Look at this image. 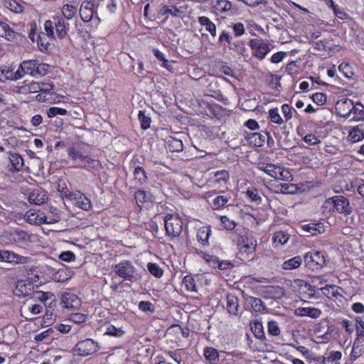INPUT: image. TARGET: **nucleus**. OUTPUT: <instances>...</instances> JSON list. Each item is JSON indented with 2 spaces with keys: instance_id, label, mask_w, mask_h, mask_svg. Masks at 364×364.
<instances>
[{
  "instance_id": "nucleus-16",
  "label": "nucleus",
  "mask_w": 364,
  "mask_h": 364,
  "mask_svg": "<svg viewBox=\"0 0 364 364\" xmlns=\"http://www.w3.org/2000/svg\"><path fill=\"white\" fill-rule=\"evenodd\" d=\"M225 300L228 312L232 316L239 315L240 305L238 298L232 294H228L225 296Z\"/></svg>"
},
{
  "instance_id": "nucleus-12",
  "label": "nucleus",
  "mask_w": 364,
  "mask_h": 364,
  "mask_svg": "<svg viewBox=\"0 0 364 364\" xmlns=\"http://www.w3.org/2000/svg\"><path fill=\"white\" fill-rule=\"evenodd\" d=\"M246 138L250 144L256 147H261L264 144L266 140L267 144H269V139H271V136L269 133L267 132H264L263 133L251 132L247 134Z\"/></svg>"
},
{
  "instance_id": "nucleus-56",
  "label": "nucleus",
  "mask_w": 364,
  "mask_h": 364,
  "mask_svg": "<svg viewBox=\"0 0 364 364\" xmlns=\"http://www.w3.org/2000/svg\"><path fill=\"white\" fill-rule=\"evenodd\" d=\"M48 69H49L48 65L44 64V63H38L36 62L35 76H36L37 75H40L42 76L45 75L48 73Z\"/></svg>"
},
{
  "instance_id": "nucleus-40",
  "label": "nucleus",
  "mask_w": 364,
  "mask_h": 364,
  "mask_svg": "<svg viewBox=\"0 0 364 364\" xmlns=\"http://www.w3.org/2000/svg\"><path fill=\"white\" fill-rule=\"evenodd\" d=\"M355 322L356 341H358L364 338V319L361 316H357Z\"/></svg>"
},
{
  "instance_id": "nucleus-23",
  "label": "nucleus",
  "mask_w": 364,
  "mask_h": 364,
  "mask_svg": "<svg viewBox=\"0 0 364 364\" xmlns=\"http://www.w3.org/2000/svg\"><path fill=\"white\" fill-rule=\"evenodd\" d=\"M31 299H34L35 301H39L43 304V302H46V300H55V295L51 292H44L41 291L36 290L33 295L31 297Z\"/></svg>"
},
{
  "instance_id": "nucleus-6",
  "label": "nucleus",
  "mask_w": 364,
  "mask_h": 364,
  "mask_svg": "<svg viewBox=\"0 0 364 364\" xmlns=\"http://www.w3.org/2000/svg\"><path fill=\"white\" fill-rule=\"evenodd\" d=\"M33 282L36 279L29 278L27 280H19L16 282L14 294L18 297L32 296L35 292Z\"/></svg>"
},
{
  "instance_id": "nucleus-22",
  "label": "nucleus",
  "mask_w": 364,
  "mask_h": 364,
  "mask_svg": "<svg viewBox=\"0 0 364 364\" xmlns=\"http://www.w3.org/2000/svg\"><path fill=\"white\" fill-rule=\"evenodd\" d=\"M302 229L311 235H316L324 232L323 226L320 223H309L301 226Z\"/></svg>"
},
{
  "instance_id": "nucleus-11",
  "label": "nucleus",
  "mask_w": 364,
  "mask_h": 364,
  "mask_svg": "<svg viewBox=\"0 0 364 364\" xmlns=\"http://www.w3.org/2000/svg\"><path fill=\"white\" fill-rule=\"evenodd\" d=\"M65 196L69 200H74L76 205L83 210H89L92 208L90 200L80 192L67 191L65 193Z\"/></svg>"
},
{
  "instance_id": "nucleus-44",
  "label": "nucleus",
  "mask_w": 364,
  "mask_h": 364,
  "mask_svg": "<svg viewBox=\"0 0 364 364\" xmlns=\"http://www.w3.org/2000/svg\"><path fill=\"white\" fill-rule=\"evenodd\" d=\"M147 269L152 275L157 278H161L163 276V269L160 268L159 266L156 263H148Z\"/></svg>"
},
{
  "instance_id": "nucleus-25",
  "label": "nucleus",
  "mask_w": 364,
  "mask_h": 364,
  "mask_svg": "<svg viewBox=\"0 0 364 364\" xmlns=\"http://www.w3.org/2000/svg\"><path fill=\"white\" fill-rule=\"evenodd\" d=\"M11 237L16 243H21L30 240V236L28 232L22 230H14V232H11Z\"/></svg>"
},
{
  "instance_id": "nucleus-43",
  "label": "nucleus",
  "mask_w": 364,
  "mask_h": 364,
  "mask_svg": "<svg viewBox=\"0 0 364 364\" xmlns=\"http://www.w3.org/2000/svg\"><path fill=\"white\" fill-rule=\"evenodd\" d=\"M62 12L63 16L68 20L72 19L77 12V8L73 5L65 4L63 6Z\"/></svg>"
},
{
  "instance_id": "nucleus-20",
  "label": "nucleus",
  "mask_w": 364,
  "mask_h": 364,
  "mask_svg": "<svg viewBox=\"0 0 364 364\" xmlns=\"http://www.w3.org/2000/svg\"><path fill=\"white\" fill-rule=\"evenodd\" d=\"M348 139L353 142H357L364 138V124H360L353 127L349 132Z\"/></svg>"
},
{
  "instance_id": "nucleus-34",
  "label": "nucleus",
  "mask_w": 364,
  "mask_h": 364,
  "mask_svg": "<svg viewBox=\"0 0 364 364\" xmlns=\"http://www.w3.org/2000/svg\"><path fill=\"white\" fill-rule=\"evenodd\" d=\"M247 300L255 311L262 312L267 310V307L259 298L249 296Z\"/></svg>"
},
{
  "instance_id": "nucleus-31",
  "label": "nucleus",
  "mask_w": 364,
  "mask_h": 364,
  "mask_svg": "<svg viewBox=\"0 0 364 364\" xmlns=\"http://www.w3.org/2000/svg\"><path fill=\"white\" fill-rule=\"evenodd\" d=\"M24 218L28 223L32 225L42 224V222H45V220H43L42 216L32 210L28 211L25 214Z\"/></svg>"
},
{
  "instance_id": "nucleus-14",
  "label": "nucleus",
  "mask_w": 364,
  "mask_h": 364,
  "mask_svg": "<svg viewBox=\"0 0 364 364\" xmlns=\"http://www.w3.org/2000/svg\"><path fill=\"white\" fill-rule=\"evenodd\" d=\"M95 4L91 1H85L80 8L81 19L85 22L90 21L94 16Z\"/></svg>"
},
{
  "instance_id": "nucleus-19",
  "label": "nucleus",
  "mask_w": 364,
  "mask_h": 364,
  "mask_svg": "<svg viewBox=\"0 0 364 364\" xmlns=\"http://www.w3.org/2000/svg\"><path fill=\"white\" fill-rule=\"evenodd\" d=\"M53 20L58 37L60 39L64 38L67 36L66 27L68 26V23H65V20L60 17H54Z\"/></svg>"
},
{
  "instance_id": "nucleus-54",
  "label": "nucleus",
  "mask_w": 364,
  "mask_h": 364,
  "mask_svg": "<svg viewBox=\"0 0 364 364\" xmlns=\"http://www.w3.org/2000/svg\"><path fill=\"white\" fill-rule=\"evenodd\" d=\"M268 333L271 336H278L280 333V329L278 323L274 321H270L268 323Z\"/></svg>"
},
{
  "instance_id": "nucleus-1",
  "label": "nucleus",
  "mask_w": 364,
  "mask_h": 364,
  "mask_svg": "<svg viewBox=\"0 0 364 364\" xmlns=\"http://www.w3.org/2000/svg\"><path fill=\"white\" fill-rule=\"evenodd\" d=\"M114 272L120 277L131 282L139 280L140 277L136 273V268L129 260H122L114 267Z\"/></svg>"
},
{
  "instance_id": "nucleus-5",
  "label": "nucleus",
  "mask_w": 364,
  "mask_h": 364,
  "mask_svg": "<svg viewBox=\"0 0 364 364\" xmlns=\"http://www.w3.org/2000/svg\"><path fill=\"white\" fill-rule=\"evenodd\" d=\"M304 262L312 270L321 269L326 265L325 255L319 251L307 252L304 256Z\"/></svg>"
},
{
  "instance_id": "nucleus-45",
  "label": "nucleus",
  "mask_w": 364,
  "mask_h": 364,
  "mask_svg": "<svg viewBox=\"0 0 364 364\" xmlns=\"http://www.w3.org/2000/svg\"><path fill=\"white\" fill-rule=\"evenodd\" d=\"M215 7L220 12H226L232 9V4L228 0H218Z\"/></svg>"
},
{
  "instance_id": "nucleus-35",
  "label": "nucleus",
  "mask_w": 364,
  "mask_h": 364,
  "mask_svg": "<svg viewBox=\"0 0 364 364\" xmlns=\"http://www.w3.org/2000/svg\"><path fill=\"white\" fill-rule=\"evenodd\" d=\"M302 259L301 257L296 256L284 262L282 267L284 269L291 270L298 268L301 264Z\"/></svg>"
},
{
  "instance_id": "nucleus-4",
  "label": "nucleus",
  "mask_w": 364,
  "mask_h": 364,
  "mask_svg": "<svg viewBox=\"0 0 364 364\" xmlns=\"http://www.w3.org/2000/svg\"><path fill=\"white\" fill-rule=\"evenodd\" d=\"M326 203L333 204L336 210L341 214L349 215L353 213V206L349 200L343 196L338 195L329 198Z\"/></svg>"
},
{
  "instance_id": "nucleus-2",
  "label": "nucleus",
  "mask_w": 364,
  "mask_h": 364,
  "mask_svg": "<svg viewBox=\"0 0 364 364\" xmlns=\"http://www.w3.org/2000/svg\"><path fill=\"white\" fill-rule=\"evenodd\" d=\"M68 155L75 162H77L78 159L80 161V163L76 166L77 168H93L97 164L95 159H92L88 155H85L81 148L75 146L69 147L68 149Z\"/></svg>"
},
{
  "instance_id": "nucleus-21",
  "label": "nucleus",
  "mask_w": 364,
  "mask_h": 364,
  "mask_svg": "<svg viewBox=\"0 0 364 364\" xmlns=\"http://www.w3.org/2000/svg\"><path fill=\"white\" fill-rule=\"evenodd\" d=\"M0 36L9 41H13L16 38V33L6 23L0 21Z\"/></svg>"
},
{
  "instance_id": "nucleus-47",
  "label": "nucleus",
  "mask_w": 364,
  "mask_h": 364,
  "mask_svg": "<svg viewBox=\"0 0 364 364\" xmlns=\"http://www.w3.org/2000/svg\"><path fill=\"white\" fill-rule=\"evenodd\" d=\"M138 118L141 123V127L143 129H146L150 127L151 122V118L148 116H146L144 111H139Z\"/></svg>"
},
{
  "instance_id": "nucleus-41",
  "label": "nucleus",
  "mask_w": 364,
  "mask_h": 364,
  "mask_svg": "<svg viewBox=\"0 0 364 364\" xmlns=\"http://www.w3.org/2000/svg\"><path fill=\"white\" fill-rule=\"evenodd\" d=\"M352 114L354 115L353 118L359 121L363 119L364 116V106L360 102L353 103Z\"/></svg>"
},
{
  "instance_id": "nucleus-57",
  "label": "nucleus",
  "mask_w": 364,
  "mask_h": 364,
  "mask_svg": "<svg viewBox=\"0 0 364 364\" xmlns=\"http://www.w3.org/2000/svg\"><path fill=\"white\" fill-rule=\"evenodd\" d=\"M139 309L144 312H154V306L150 301H141L139 304Z\"/></svg>"
},
{
  "instance_id": "nucleus-58",
  "label": "nucleus",
  "mask_w": 364,
  "mask_h": 364,
  "mask_svg": "<svg viewBox=\"0 0 364 364\" xmlns=\"http://www.w3.org/2000/svg\"><path fill=\"white\" fill-rule=\"evenodd\" d=\"M312 100L317 105H324L326 102V96L325 94L321 92H317L312 95Z\"/></svg>"
},
{
  "instance_id": "nucleus-13",
  "label": "nucleus",
  "mask_w": 364,
  "mask_h": 364,
  "mask_svg": "<svg viewBox=\"0 0 364 364\" xmlns=\"http://www.w3.org/2000/svg\"><path fill=\"white\" fill-rule=\"evenodd\" d=\"M1 260L11 264H25L28 262V257L19 255L9 250H2Z\"/></svg>"
},
{
  "instance_id": "nucleus-3",
  "label": "nucleus",
  "mask_w": 364,
  "mask_h": 364,
  "mask_svg": "<svg viewBox=\"0 0 364 364\" xmlns=\"http://www.w3.org/2000/svg\"><path fill=\"white\" fill-rule=\"evenodd\" d=\"M239 255L242 259H248L252 255L257 247L256 239L250 235H242L238 239Z\"/></svg>"
},
{
  "instance_id": "nucleus-51",
  "label": "nucleus",
  "mask_w": 364,
  "mask_h": 364,
  "mask_svg": "<svg viewBox=\"0 0 364 364\" xmlns=\"http://www.w3.org/2000/svg\"><path fill=\"white\" fill-rule=\"evenodd\" d=\"M37 44L41 51L47 50L49 43L46 41V33H40L38 36Z\"/></svg>"
},
{
  "instance_id": "nucleus-50",
  "label": "nucleus",
  "mask_w": 364,
  "mask_h": 364,
  "mask_svg": "<svg viewBox=\"0 0 364 364\" xmlns=\"http://www.w3.org/2000/svg\"><path fill=\"white\" fill-rule=\"evenodd\" d=\"M246 195L252 202H255L257 204H260L262 203V198L258 194L257 190L248 189L246 192Z\"/></svg>"
},
{
  "instance_id": "nucleus-10",
  "label": "nucleus",
  "mask_w": 364,
  "mask_h": 364,
  "mask_svg": "<svg viewBox=\"0 0 364 364\" xmlns=\"http://www.w3.org/2000/svg\"><path fill=\"white\" fill-rule=\"evenodd\" d=\"M250 46L253 50V55L262 60L270 51L269 44L257 39H251Z\"/></svg>"
},
{
  "instance_id": "nucleus-8",
  "label": "nucleus",
  "mask_w": 364,
  "mask_h": 364,
  "mask_svg": "<svg viewBox=\"0 0 364 364\" xmlns=\"http://www.w3.org/2000/svg\"><path fill=\"white\" fill-rule=\"evenodd\" d=\"M99 350L98 343L92 339L87 338L79 341L76 346L75 350L80 356H87L92 355Z\"/></svg>"
},
{
  "instance_id": "nucleus-52",
  "label": "nucleus",
  "mask_w": 364,
  "mask_h": 364,
  "mask_svg": "<svg viewBox=\"0 0 364 364\" xmlns=\"http://www.w3.org/2000/svg\"><path fill=\"white\" fill-rule=\"evenodd\" d=\"M66 114V109L55 107H52L49 108L47 111V114L48 117H53L56 115H65Z\"/></svg>"
},
{
  "instance_id": "nucleus-63",
  "label": "nucleus",
  "mask_w": 364,
  "mask_h": 364,
  "mask_svg": "<svg viewBox=\"0 0 364 364\" xmlns=\"http://www.w3.org/2000/svg\"><path fill=\"white\" fill-rule=\"evenodd\" d=\"M303 139L309 145H316L321 142L316 135L313 134L306 135Z\"/></svg>"
},
{
  "instance_id": "nucleus-53",
  "label": "nucleus",
  "mask_w": 364,
  "mask_h": 364,
  "mask_svg": "<svg viewBox=\"0 0 364 364\" xmlns=\"http://www.w3.org/2000/svg\"><path fill=\"white\" fill-rule=\"evenodd\" d=\"M54 210L56 212V213H55V215H52L50 217H47V216H44V215L42 216L43 220H45V222H42V223L53 224V223H58L60 221V216H59L60 210L58 208H54Z\"/></svg>"
},
{
  "instance_id": "nucleus-7",
  "label": "nucleus",
  "mask_w": 364,
  "mask_h": 364,
  "mask_svg": "<svg viewBox=\"0 0 364 364\" xmlns=\"http://www.w3.org/2000/svg\"><path fill=\"white\" fill-rule=\"evenodd\" d=\"M165 229L166 234L173 237H178L183 230L182 221L180 218L170 215L166 217Z\"/></svg>"
},
{
  "instance_id": "nucleus-17",
  "label": "nucleus",
  "mask_w": 364,
  "mask_h": 364,
  "mask_svg": "<svg viewBox=\"0 0 364 364\" xmlns=\"http://www.w3.org/2000/svg\"><path fill=\"white\" fill-rule=\"evenodd\" d=\"M40 90V83L32 81L27 83L26 81L22 83L21 85H17L15 87V91L17 93L26 95L28 93H36L38 92Z\"/></svg>"
},
{
  "instance_id": "nucleus-32",
  "label": "nucleus",
  "mask_w": 364,
  "mask_h": 364,
  "mask_svg": "<svg viewBox=\"0 0 364 364\" xmlns=\"http://www.w3.org/2000/svg\"><path fill=\"white\" fill-rule=\"evenodd\" d=\"M229 48L230 50H234L239 55H242L243 56L246 55L247 48L245 47V42L242 41H233L232 43L230 45Z\"/></svg>"
},
{
  "instance_id": "nucleus-15",
  "label": "nucleus",
  "mask_w": 364,
  "mask_h": 364,
  "mask_svg": "<svg viewBox=\"0 0 364 364\" xmlns=\"http://www.w3.org/2000/svg\"><path fill=\"white\" fill-rule=\"evenodd\" d=\"M47 192L44 190L35 189L28 196V202L34 205L44 204L48 200Z\"/></svg>"
},
{
  "instance_id": "nucleus-59",
  "label": "nucleus",
  "mask_w": 364,
  "mask_h": 364,
  "mask_svg": "<svg viewBox=\"0 0 364 364\" xmlns=\"http://www.w3.org/2000/svg\"><path fill=\"white\" fill-rule=\"evenodd\" d=\"M68 279L69 277L68 276L66 271L64 269H60L54 274V279L59 282H64Z\"/></svg>"
},
{
  "instance_id": "nucleus-24",
  "label": "nucleus",
  "mask_w": 364,
  "mask_h": 364,
  "mask_svg": "<svg viewBox=\"0 0 364 364\" xmlns=\"http://www.w3.org/2000/svg\"><path fill=\"white\" fill-rule=\"evenodd\" d=\"M36 65V60H24L21 63L20 68L23 74L35 76Z\"/></svg>"
},
{
  "instance_id": "nucleus-42",
  "label": "nucleus",
  "mask_w": 364,
  "mask_h": 364,
  "mask_svg": "<svg viewBox=\"0 0 364 364\" xmlns=\"http://www.w3.org/2000/svg\"><path fill=\"white\" fill-rule=\"evenodd\" d=\"M357 341L355 340V343L353 346L351 353H350V360H355L358 358H360L362 355L364 354V346L363 345H356L355 342Z\"/></svg>"
},
{
  "instance_id": "nucleus-9",
  "label": "nucleus",
  "mask_w": 364,
  "mask_h": 364,
  "mask_svg": "<svg viewBox=\"0 0 364 364\" xmlns=\"http://www.w3.org/2000/svg\"><path fill=\"white\" fill-rule=\"evenodd\" d=\"M353 101L343 97L336 102L335 109L337 115L348 118L352 114Z\"/></svg>"
},
{
  "instance_id": "nucleus-37",
  "label": "nucleus",
  "mask_w": 364,
  "mask_h": 364,
  "mask_svg": "<svg viewBox=\"0 0 364 364\" xmlns=\"http://www.w3.org/2000/svg\"><path fill=\"white\" fill-rule=\"evenodd\" d=\"M301 316H308L313 318H318L321 314V311L318 309L306 307L299 309Z\"/></svg>"
},
{
  "instance_id": "nucleus-46",
  "label": "nucleus",
  "mask_w": 364,
  "mask_h": 364,
  "mask_svg": "<svg viewBox=\"0 0 364 364\" xmlns=\"http://www.w3.org/2000/svg\"><path fill=\"white\" fill-rule=\"evenodd\" d=\"M105 334L120 338L124 334V331L121 328H116L114 326L111 325L107 327Z\"/></svg>"
},
{
  "instance_id": "nucleus-30",
  "label": "nucleus",
  "mask_w": 364,
  "mask_h": 364,
  "mask_svg": "<svg viewBox=\"0 0 364 364\" xmlns=\"http://www.w3.org/2000/svg\"><path fill=\"white\" fill-rule=\"evenodd\" d=\"M211 235V230L209 227H203L198 230L197 238L203 245L208 244V238Z\"/></svg>"
},
{
  "instance_id": "nucleus-55",
  "label": "nucleus",
  "mask_w": 364,
  "mask_h": 364,
  "mask_svg": "<svg viewBox=\"0 0 364 364\" xmlns=\"http://www.w3.org/2000/svg\"><path fill=\"white\" fill-rule=\"evenodd\" d=\"M269 117L272 122L275 124H282L283 122L282 118L280 117L278 109L277 108L275 109H271L269 112Z\"/></svg>"
},
{
  "instance_id": "nucleus-48",
  "label": "nucleus",
  "mask_w": 364,
  "mask_h": 364,
  "mask_svg": "<svg viewBox=\"0 0 364 364\" xmlns=\"http://www.w3.org/2000/svg\"><path fill=\"white\" fill-rule=\"evenodd\" d=\"M273 240L274 242L284 245L287 242L289 237L284 231H278L274 234Z\"/></svg>"
},
{
  "instance_id": "nucleus-27",
  "label": "nucleus",
  "mask_w": 364,
  "mask_h": 364,
  "mask_svg": "<svg viewBox=\"0 0 364 364\" xmlns=\"http://www.w3.org/2000/svg\"><path fill=\"white\" fill-rule=\"evenodd\" d=\"M341 358V353L340 351H332L328 357H320L322 364H339L338 361Z\"/></svg>"
},
{
  "instance_id": "nucleus-64",
  "label": "nucleus",
  "mask_w": 364,
  "mask_h": 364,
  "mask_svg": "<svg viewBox=\"0 0 364 364\" xmlns=\"http://www.w3.org/2000/svg\"><path fill=\"white\" fill-rule=\"evenodd\" d=\"M219 43L222 44L223 41H225L228 44V47L233 41L232 37L229 34L228 32L223 31L219 36Z\"/></svg>"
},
{
  "instance_id": "nucleus-49",
  "label": "nucleus",
  "mask_w": 364,
  "mask_h": 364,
  "mask_svg": "<svg viewBox=\"0 0 364 364\" xmlns=\"http://www.w3.org/2000/svg\"><path fill=\"white\" fill-rule=\"evenodd\" d=\"M182 282L188 290L197 291L195 280L191 276L184 277Z\"/></svg>"
},
{
  "instance_id": "nucleus-36",
  "label": "nucleus",
  "mask_w": 364,
  "mask_h": 364,
  "mask_svg": "<svg viewBox=\"0 0 364 364\" xmlns=\"http://www.w3.org/2000/svg\"><path fill=\"white\" fill-rule=\"evenodd\" d=\"M251 330L257 338L260 340H263L265 338V335L262 322H254V323L251 325Z\"/></svg>"
},
{
  "instance_id": "nucleus-60",
  "label": "nucleus",
  "mask_w": 364,
  "mask_h": 364,
  "mask_svg": "<svg viewBox=\"0 0 364 364\" xmlns=\"http://www.w3.org/2000/svg\"><path fill=\"white\" fill-rule=\"evenodd\" d=\"M87 318L86 315L80 313L73 314L70 315V319L76 323H82L85 322Z\"/></svg>"
},
{
  "instance_id": "nucleus-38",
  "label": "nucleus",
  "mask_w": 364,
  "mask_h": 364,
  "mask_svg": "<svg viewBox=\"0 0 364 364\" xmlns=\"http://www.w3.org/2000/svg\"><path fill=\"white\" fill-rule=\"evenodd\" d=\"M134 179L138 181L139 184H144L147 181V176L144 169L141 166L135 168L134 171Z\"/></svg>"
},
{
  "instance_id": "nucleus-62",
  "label": "nucleus",
  "mask_w": 364,
  "mask_h": 364,
  "mask_svg": "<svg viewBox=\"0 0 364 364\" xmlns=\"http://www.w3.org/2000/svg\"><path fill=\"white\" fill-rule=\"evenodd\" d=\"M11 161L17 171H20L23 167V159L19 157L17 154L12 156Z\"/></svg>"
},
{
  "instance_id": "nucleus-18",
  "label": "nucleus",
  "mask_w": 364,
  "mask_h": 364,
  "mask_svg": "<svg viewBox=\"0 0 364 364\" xmlns=\"http://www.w3.org/2000/svg\"><path fill=\"white\" fill-rule=\"evenodd\" d=\"M183 11L181 8H173L169 4H161L159 6L158 16H164L170 14L172 17H179Z\"/></svg>"
},
{
  "instance_id": "nucleus-61",
  "label": "nucleus",
  "mask_w": 364,
  "mask_h": 364,
  "mask_svg": "<svg viewBox=\"0 0 364 364\" xmlns=\"http://www.w3.org/2000/svg\"><path fill=\"white\" fill-rule=\"evenodd\" d=\"M220 220L227 230H233L236 226L235 221L230 220L227 216H221Z\"/></svg>"
},
{
  "instance_id": "nucleus-28",
  "label": "nucleus",
  "mask_w": 364,
  "mask_h": 364,
  "mask_svg": "<svg viewBox=\"0 0 364 364\" xmlns=\"http://www.w3.org/2000/svg\"><path fill=\"white\" fill-rule=\"evenodd\" d=\"M259 168L273 178H277L278 173L282 175L283 173L281 167L276 166L271 164H268L266 166H261Z\"/></svg>"
},
{
  "instance_id": "nucleus-33",
  "label": "nucleus",
  "mask_w": 364,
  "mask_h": 364,
  "mask_svg": "<svg viewBox=\"0 0 364 364\" xmlns=\"http://www.w3.org/2000/svg\"><path fill=\"white\" fill-rule=\"evenodd\" d=\"M168 146L170 151L181 152L183 149V144L181 139L171 137L168 141Z\"/></svg>"
},
{
  "instance_id": "nucleus-29",
  "label": "nucleus",
  "mask_w": 364,
  "mask_h": 364,
  "mask_svg": "<svg viewBox=\"0 0 364 364\" xmlns=\"http://www.w3.org/2000/svg\"><path fill=\"white\" fill-rule=\"evenodd\" d=\"M204 355L211 364H216L219 360V353L215 348L207 347L204 350Z\"/></svg>"
},
{
  "instance_id": "nucleus-39",
  "label": "nucleus",
  "mask_w": 364,
  "mask_h": 364,
  "mask_svg": "<svg viewBox=\"0 0 364 364\" xmlns=\"http://www.w3.org/2000/svg\"><path fill=\"white\" fill-rule=\"evenodd\" d=\"M151 196L149 193H147L143 190H139L135 192L134 198L138 206H140V203H144L145 202L149 201L151 200Z\"/></svg>"
},
{
  "instance_id": "nucleus-26",
  "label": "nucleus",
  "mask_w": 364,
  "mask_h": 364,
  "mask_svg": "<svg viewBox=\"0 0 364 364\" xmlns=\"http://www.w3.org/2000/svg\"><path fill=\"white\" fill-rule=\"evenodd\" d=\"M198 22L200 25L205 26V30L208 31L213 37L216 36V26L208 17H199Z\"/></svg>"
}]
</instances>
